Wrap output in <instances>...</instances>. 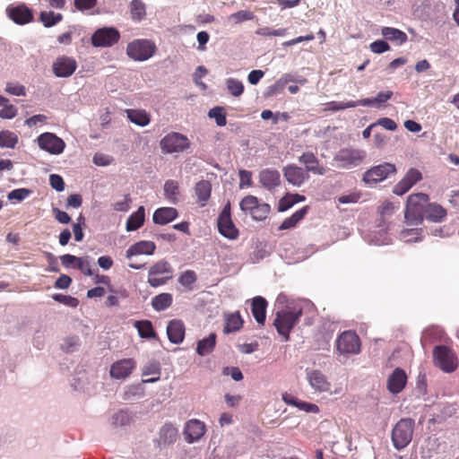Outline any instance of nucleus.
I'll use <instances>...</instances> for the list:
<instances>
[{"mask_svg":"<svg viewBox=\"0 0 459 459\" xmlns=\"http://www.w3.org/2000/svg\"><path fill=\"white\" fill-rule=\"evenodd\" d=\"M302 314L303 306L299 302L289 303L284 308L277 311L273 325L286 341L289 340L291 329L298 324Z\"/></svg>","mask_w":459,"mask_h":459,"instance_id":"nucleus-1","label":"nucleus"},{"mask_svg":"<svg viewBox=\"0 0 459 459\" xmlns=\"http://www.w3.org/2000/svg\"><path fill=\"white\" fill-rule=\"evenodd\" d=\"M429 197L427 194L417 193L408 196L404 219L409 225H420L424 220L425 209L429 204Z\"/></svg>","mask_w":459,"mask_h":459,"instance_id":"nucleus-2","label":"nucleus"},{"mask_svg":"<svg viewBox=\"0 0 459 459\" xmlns=\"http://www.w3.org/2000/svg\"><path fill=\"white\" fill-rule=\"evenodd\" d=\"M414 425V420L411 418H403L394 425L392 441L397 450L404 448L411 441Z\"/></svg>","mask_w":459,"mask_h":459,"instance_id":"nucleus-3","label":"nucleus"},{"mask_svg":"<svg viewBox=\"0 0 459 459\" xmlns=\"http://www.w3.org/2000/svg\"><path fill=\"white\" fill-rule=\"evenodd\" d=\"M157 48L153 41L146 39H134L127 44L126 54L134 61H145L151 58Z\"/></svg>","mask_w":459,"mask_h":459,"instance_id":"nucleus-4","label":"nucleus"},{"mask_svg":"<svg viewBox=\"0 0 459 459\" xmlns=\"http://www.w3.org/2000/svg\"><path fill=\"white\" fill-rule=\"evenodd\" d=\"M239 206L242 212L249 213L255 221L265 220L271 212L268 204L260 202L257 197L251 195L245 196Z\"/></svg>","mask_w":459,"mask_h":459,"instance_id":"nucleus-5","label":"nucleus"},{"mask_svg":"<svg viewBox=\"0 0 459 459\" xmlns=\"http://www.w3.org/2000/svg\"><path fill=\"white\" fill-rule=\"evenodd\" d=\"M190 145L187 136L177 132L169 133L160 142L161 152L165 154L183 152L189 149Z\"/></svg>","mask_w":459,"mask_h":459,"instance_id":"nucleus-6","label":"nucleus"},{"mask_svg":"<svg viewBox=\"0 0 459 459\" xmlns=\"http://www.w3.org/2000/svg\"><path fill=\"white\" fill-rule=\"evenodd\" d=\"M366 158V152L362 150L346 148L340 150L333 158L336 167L339 169H351L359 166Z\"/></svg>","mask_w":459,"mask_h":459,"instance_id":"nucleus-7","label":"nucleus"},{"mask_svg":"<svg viewBox=\"0 0 459 459\" xmlns=\"http://www.w3.org/2000/svg\"><path fill=\"white\" fill-rule=\"evenodd\" d=\"M435 365L445 372H453L457 368V358L455 352L447 346H436L433 350Z\"/></svg>","mask_w":459,"mask_h":459,"instance_id":"nucleus-8","label":"nucleus"},{"mask_svg":"<svg viewBox=\"0 0 459 459\" xmlns=\"http://www.w3.org/2000/svg\"><path fill=\"white\" fill-rule=\"evenodd\" d=\"M336 350L340 354H358L360 351V340L353 331H344L338 335L336 342Z\"/></svg>","mask_w":459,"mask_h":459,"instance_id":"nucleus-9","label":"nucleus"},{"mask_svg":"<svg viewBox=\"0 0 459 459\" xmlns=\"http://www.w3.org/2000/svg\"><path fill=\"white\" fill-rule=\"evenodd\" d=\"M173 276V269L167 261H159L149 269L148 283L152 287L165 284Z\"/></svg>","mask_w":459,"mask_h":459,"instance_id":"nucleus-10","label":"nucleus"},{"mask_svg":"<svg viewBox=\"0 0 459 459\" xmlns=\"http://www.w3.org/2000/svg\"><path fill=\"white\" fill-rule=\"evenodd\" d=\"M218 230L225 238L229 239H237L239 232L236 228L231 219L230 204H228L223 207L218 217Z\"/></svg>","mask_w":459,"mask_h":459,"instance_id":"nucleus-11","label":"nucleus"},{"mask_svg":"<svg viewBox=\"0 0 459 459\" xmlns=\"http://www.w3.org/2000/svg\"><path fill=\"white\" fill-rule=\"evenodd\" d=\"M120 39L119 31L113 27L98 29L91 36V44L96 48H109Z\"/></svg>","mask_w":459,"mask_h":459,"instance_id":"nucleus-12","label":"nucleus"},{"mask_svg":"<svg viewBox=\"0 0 459 459\" xmlns=\"http://www.w3.org/2000/svg\"><path fill=\"white\" fill-rule=\"evenodd\" d=\"M395 172L396 168L394 164L384 162L368 169L363 174L362 179L366 184H377L385 180L390 175L394 174Z\"/></svg>","mask_w":459,"mask_h":459,"instance_id":"nucleus-13","label":"nucleus"},{"mask_svg":"<svg viewBox=\"0 0 459 459\" xmlns=\"http://www.w3.org/2000/svg\"><path fill=\"white\" fill-rule=\"evenodd\" d=\"M37 143L41 150L55 155L62 153L65 148L64 140L53 133L41 134L38 136Z\"/></svg>","mask_w":459,"mask_h":459,"instance_id":"nucleus-14","label":"nucleus"},{"mask_svg":"<svg viewBox=\"0 0 459 459\" xmlns=\"http://www.w3.org/2000/svg\"><path fill=\"white\" fill-rule=\"evenodd\" d=\"M421 179V172L415 168H411L406 172L404 177L394 186L393 193L396 195H403Z\"/></svg>","mask_w":459,"mask_h":459,"instance_id":"nucleus-15","label":"nucleus"},{"mask_svg":"<svg viewBox=\"0 0 459 459\" xmlns=\"http://www.w3.org/2000/svg\"><path fill=\"white\" fill-rule=\"evenodd\" d=\"M77 68V63L73 57L66 56H58L52 65V70L56 77H69Z\"/></svg>","mask_w":459,"mask_h":459,"instance_id":"nucleus-16","label":"nucleus"},{"mask_svg":"<svg viewBox=\"0 0 459 459\" xmlns=\"http://www.w3.org/2000/svg\"><path fill=\"white\" fill-rule=\"evenodd\" d=\"M136 362L134 359H124L114 362L110 367V376L116 379H125L134 369Z\"/></svg>","mask_w":459,"mask_h":459,"instance_id":"nucleus-17","label":"nucleus"},{"mask_svg":"<svg viewBox=\"0 0 459 459\" xmlns=\"http://www.w3.org/2000/svg\"><path fill=\"white\" fill-rule=\"evenodd\" d=\"M283 176L290 184L295 186H300L309 178L308 173L304 169L294 164L283 168Z\"/></svg>","mask_w":459,"mask_h":459,"instance_id":"nucleus-18","label":"nucleus"},{"mask_svg":"<svg viewBox=\"0 0 459 459\" xmlns=\"http://www.w3.org/2000/svg\"><path fill=\"white\" fill-rule=\"evenodd\" d=\"M8 17L15 23L23 25L33 19L32 11L24 4L10 6L6 9Z\"/></svg>","mask_w":459,"mask_h":459,"instance_id":"nucleus-19","label":"nucleus"},{"mask_svg":"<svg viewBox=\"0 0 459 459\" xmlns=\"http://www.w3.org/2000/svg\"><path fill=\"white\" fill-rule=\"evenodd\" d=\"M407 383V375L401 368H396L387 379V389L396 394L403 390Z\"/></svg>","mask_w":459,"mask_h":459,"instance_id":"nucleus-20","label":"nucleus"},{"mask_svg":"<svg viewBox=\"0 0 459 459\" xmlns=\"http://www.w3.org/2000/svg\"><path fill=\"white\" fill-rule=\"evenodd\" d=\"M186 327L184 323L178 319H173L169 322L167 326V334L169 340L175 344H179L184 341Z\"/></svg>","mask_w":459,"mask_h":459,"instance_id":"nucleus-21","label":"nucleus"},{"mask_svg":"<svg viewBox=\"0 0 459 459\" xmlns=\"http://www.w3.org/2000/svg\"><path fill=\"white\" fill-rule=\"evenodd\" d=\"M299 161L305 165V170L307 173L312 172L316 175H324L326 171L325 169L319 164V160L316 156L311 152H304L299 158Z\"/></svg>","mask_w":459,"mask_h":459,"instance_id":"nucleus-22","label":"nucleus"},{"mask_svg":"<svg viewBox=\"0 0 459 459\" xmlns=\"http://www.w3.org/2000/svg\"><path fill=\"white\" fill-rule=\"evenodd\" d=\"M307 380L311 387L316 392L322 393L330 390V382L319 370L315 369L307 372Z\"/></svg>","mask_w":459,"mask_h":459,"instance_id":"nucleus-23","label":"nucleus"},{"mask_svg":"<svg viewBox=\"0 0 459 459\" xmlns=\"http://www.w3.org/2000/svg\"><path fill=\"white\" fill-rule=\"evenodd\" d=\"M259 182L264 188L268 190H273L280 186V172L273 169H263L259 173Z\"/></svg>","mask_w":459,"mask_h":459,"instance_id":"nucleus-24","label":"nucleus"},{"mask_svg":"<svg viewBox=\"0 0 459 459\" xmlns=\"http://www.w3.org/2000/svg\"><path fill=\"white\" fill-rule=\"evenodd\" d=\"M205 432L204 424L198 420H190L185 428L186 439L189 443L199 440Z\"/></svg>","mask_w":459,"mask_h":459,"instance_id":"nucleus-25","label":"nucleus"},{"mask_svg":"<svg viewBox=\"0 0 459 459\" xmlns=\"http://www.w3.org/2000/svg\"><path fill=\"white\" fill-rule=\"evenodd\" d=\"M267 301L262 296H256L251 301V313L255 321L264 325L266 318Z\"/></svg>","mask_w":459,"mask_h":459,"instance_id":"nucleus-26","label":"nucleus"},{"mask_svg":"<svg viewBox=\"0 0 459 459\" xmlns=\"http://www.w3.org/2000/svg\"><path fill=\"white\" fill-rule=\"evenodd\" d=\"M447 215L446 210L437 203H429L425 209L424 218L429 221L441 222Z\"/></svg>","mask_w":459,"mask_h":459,"instance_id":"nucleus-27","label":"nucleus"},{"mask_svg":"<svg viewBox=\"0 0 459 459\" xmlns=\"http://www.w3.org/2000/svg\"><path fill=\"white\" fill-rule=\"evenodd\" d=\"M178 217V211L173 207H161L153 213V222L160 225L167 224Z\"/></svg>","mask_w":459,"mask_h":459,"instance_id":"nucleus-28","label":"nucleus"},{"mask_svg":"<svg viewBox=\"0 0 459 459\" xmlns=\"http://www.w3.org/2000/svg\"><path fill=\"white\" fill-rule=\"evenodd\" d=\"M156 249V246L152 241H140L132 245L126 250V257L131 258L137 255H152Z\"/></svg>","mask_w":459,"mask_h":459,"instance_id":"nucleus-29","label":"nucleus"},{"mask_svg":"<svg viewBox=\"0 0 459 459\" xmlns=\"http://www.w3.org/2000/svg\"><path fill=\"white\" fill-rule=\"evenodd\" d=\"M225 325L223 333L229 334L239 331L243 326V319L239 312L227 313L224 315Z\"/></svg>","mask_w":459,"mask_h":459,"instance_id":"nucleus-30","label":"nucleus"},{"mask_svg":"<svg viewBox=\"0 0 459 459\" xmlns=\"http://www.w3.org/2000/svg\"><path fill=\"white\" fill-rule=\"evenodd\" d=\"M161 374L160 364L157 360H152L146 363L143 369L142 375L143 377H147L149 375H152V377L143 379V383H154L157 382Z\"/></svg>","mask_w":459,"mask_h":459,"instance_id":"nucleus-31","label":"nucleus"},{"mask_svg":"<svg viewBox=\"0 0 459 459\" xmlns=\"http://www.w3.org/2000/svg\"><path fill=\"white\" fill-rule=\"evenodd\" d=\"M195 192L197 197V203L204 207L210 199L212 185L207 180H201L196 183Z\"/></svg>","mask_w":459,"mask_h":459,"instance_id":"nucleus-32","label":"nucleus"},{"mask_svg":"<svg viewBox=\"0 0 459 459\" xmlns=\"http://www.w3.org/2000/svg\"><path fill=\"white\" fill-rule=\"evenodd\" d=\"M145 212L144 208L140 206L137 211L133 212L126 221V230L134 231L141 228L144 222Z\"/></svg>","mask_w":459,"mask_h":459,"instance_id":"nucleus-33","label":"nucleus"},{"mask_svg":"<svg viewBox=\"0 0 459 459\" xmlns=\"http://www.w3.org/2000/svg\"><path fill=\"white\" fill-rule=\"evenodd\" d=\"M216 345V334L212 333L208 337L204 338L197 342L196 352L200 356L210 354Z\"/></svg>","mask_w":459,"mask_h":459,"instance_id":"nucleus-34","label":"nucleus"},{"mask_svg":"<svg viewBox=\"0 0 459 459\" xmlns=\"http://www.w3.org/2000/svg\"><path fill=\"white\" fill-rule=\"evenodd\" d=\"M308 212V206H304L295 212L290 217L286 218L279 227L280 230H290L294 227L305 217Z\"/></svg>","mask_w":459,"mask_h":459,"instance_id":"nucleus-35","label":"nucleus"},{"mask_svg":"<svg viewBox=\"0 0 459 459\" xmlns=\"http://www.w3.org/2000/svg\"><path fill=\"white\" fill-rule=\"evenodd\" d=\"M134 326L136 328L138 334L141 338L154 339L157 337L152 324L150 320L135 321Z\"/></svg>","mask_w":459,"mask_h":459,"instance_id":"nucleus-36","label":"nucleus"},{"mask_svg":"<svg viewBox=\"0 0 459 459\" xmlns=\"http://www.w3.org/2000/svg\"><path fill=\"white\" fill-rule=\"evenodd\" d=\"M126 114H127V118L132 123H134L137 126H145L151 121L150 115L145 110L127 109Z\"/></svg>","mask_w":459,"mask_h":459,"instance_id":"nucleus-37","label":"nucleus"},{"mask_svg":"<svg viewBox=\"0 0 459 459\" xmlns=\"http://www.w3.org/2000/svg\"><path fill=\"white\" fill-rule=\"evenodd\" d=\"M132 20L140 22L146 16V6L142 0H132L129 4Z\"/></svg>","mask_w":459,"mask_h":459,"instance_id":"nucleus-38","label":"nucleus"},{"mask_svg":"<svg viewBox=\"0 0 459 459\" xmlns=\"http://www.w3.org/2000/svg\"><path fill=\"white\" fill-rule=\"evenodd\" d=\"M381 33L387 40L397 41L400 44L406 42L408 39L405 32L392 27H383Z\"/></svg>","mask_w":459,"mask_h":459,"instance_id":"nucleus-39","label":"nucleus"},{"mask_svg":"<svg viewBox=\"0 0 459 459\" xmlns=\"http://www.w3.org/2000/svg\"><path fill=\"white\" fill-rule=\"evenodd\" d=\"M173 298L170 293H160L152 299V306L156 311H162L169 307L172 304Z\"/></svg>","mask_w":459,"mask_h":459,"instance_id":"nucleus-40","label":"nucleus"},{"mask_svg":"<svg viewBox=\"0 0 459 459\" xmlns=\"http://www.w3.org/2000/svg\"><path fill=\"white\" fill-rule=\"evenodd\" d=\"M304 200H305L304 195H300L299 194H294V195L288 194L280 200L278 210L280 212L287 211L288 209L292 207L295 204L303 202Z\"/></svg>","mask_w":459,"mask_h":459,"instance_id":"nucleus-41","label":"nucleus"},{"mask_svg":"<svg viewBox=\"0 0 459 459\" xmlns=\"http://www.w3.org/2000/svg\"><path fill=\"white\" fill-rule=\"evenodd\" d=\"M19 138L17 134L9 130L0 132V147L13 149L18 143Z\"/></svg>","mask_w":459,"mask_h":459,"instance_id":"nucleus-42","label":"nucleus"},{"mask_svg":"<svg viewBox=\"0 0 459 459\" xmlns=\"http://www.w3.org/2000/svg\"><path fill=\"white\" fill-rule=\"evenodd\" d=\"M164 195L172 204H176L179 195L178 183L175 180H167L164 184Z\"/></svg>","mask_w":459,"mask_h":459,"instance_id":"nucleus-43","label":"nucleus"},{"mask_svg":"<svg viewBox=\"0 0 459 459\" xmlns=\"http://www.w3.org/2000/svg\"><path fill=\"white\" fill-rule=\"evenodd\" d=\"M393 96V91H381L378 92L376 98L374 99H363L359 100V106H369L372 104H382L386 102L388 100H390Z\"/></svg>","mask_w":459,"mask_h":459,"instance_id":"nucleus-44","label":"nucleus"},{"mask_svg":"<svg viewBox=\"0 0 459 459\" xmlns=\"http://www.w3.org/2000/svg\"><path fill=\"white\" fill-rule=\"evenodd\" d=\"M63 19V15L61 13H55L52 11L49 12H41L39 14V20L44 24L45 27H52L61 22Z\"/></svg>","mask_w":459,"mask_h":459,"instance_id":"nucleus-45","label":"nucleus"},{"mask_svg":"<svg viewBox=\"0 0 459 459\" xmlns=\"http://www.w3.org/2000/svg\"><path fill=\"white\" fill-rule=\"evenodd\" d=\"M177 436L178 429L172 424H165L160 429V439L164 443H173Z\"/></svg>","mask_w":459,"mask_h":459,"instance_id":"nucleus-46","label":"nucleus"},{"mask_svg":"<svg viewBox=\"0 0 459 459\" xmlns=\"http://www.w3.org/2000/svg\"><path fill=\"white\" fill-rule=\"evenodd\" d=\"M227 89L230 93L234 97H239L244 92V85L242 82L234 79L229 78L226 80Z\"/></svg>","mask_w":459,"mask_h":459,"instance_id":"nucleus-47","label":"nucleus"},{"mask_svg":"<svg viewBox=\"0 0 459 459\" xmlns=\"http://www.w3.org/2000/svg\"><path fill=\"white\" fill-rule=\"evenodd\" d=\"M325 105H326V108H325V110L338 111V110H342V109H346L349 108H355V107L359 106V102L353 101V100H351L348 102L330 101V102L326 103Z\"/></svg>","mask_w":459,"mask_h":459,"instance_id":"nucleus-48","label":"nucleus"},{"mask_svg":"<svg viewBox=\"0 0 459 459\" xmlns=\"http://www.w3.org/2000/svg\"><path fill=\"white\" fill-rule=\"evenodd\" d=\"M197 277L196 273L192 270H187L184 272L178 278V282L186 287L187 289L191 290L192 285L196 281Z\"/></svg>","mask_w":459,"mask_h":459,"instance_id":"nucleus-49","label":"nucleus"},{"mask_svg":"<svg viewBox=\"0 0 459 459\" xmlns=\"http://www.w3.org/2000/svg\"><path fill=\"white\" fill-rule=\"evenodd\" d=\"M208 116L215 119L216 124L219 126H224L227 123L226 116L223 113V108L221 107H215L210 109Z\"/></svg>","mask_w":459,"mask_h":459,"instance_id":"nucleus-50","label":"nucleus"},{"mask_svg":"<svg viewBox=\"0 0 459 459\" xmlns=\"http://www.w3.org/2000/svg\"><path fill=\"white\" fill-rule=\"evenodd\" d=\"M286 33H287V29H285V28H281V29L275 30V29H272L269 27H263V28H259L256 30V34L263 36V37H270V36L282 37V36L286 35Z\"/></svg>","mask_w":459,"mask_h":459,"instance_id":"nucleus-51","label":"nucleus"},{"mask_svg":"<svg viewBox=\"0 0 459 459\" xmlns=\"http://www.w3.org/2000/svg\"><path fill=\"white\" fill-rule=\"evenodd\" d=\"M80 346V338L78 336H68L62 343V349L65 352H73Z\"/></svg>","mask_w":459,"mask_h":459,"instance_id":"nucleus-52","label":"nucleus"},{"mask_svg":"<svg viewBox=\"0 0 459 459\" xmlns=\"http://www.w3.org/2000/svg\"><path fill=\"white\" fill-rule=\"evenodd\" d=\"M255 18V15L252 12L247 10H241L237 13H232L230 16V20H233L236 23H239L245 21H250Z\"/></svg>","mask_w":459,"mask_h":459,"instance_id":"nucleus-53","label":"nucleus"},{"mask_svg":"<svg viewBox=\"0 0 459 459\" xmlns=\"http://www.w3.org/2000/svg\"><path fill=\"white\" fill-rule=\"evenodd\" d=\"M56 301H58L62 304L69 306L71 307H76L79 304V301L76 298L72 296H67L64 294H54L52 297Z\"/></svg>","mask_w":459,"mask_h":459,"instance_id":"nucleus-54","label":"nucleus"},{"mask_svg":"<svg viewBox=\"0 0 459 459\" xmlns=\"http://www.w3.org/2000/svg\"><path fill=\"white\" fill-rule=\"evenodd\" d=\"M5 91L14 96H24L26 94L25 87L20 83L7 82Z\"/></svg>","mask_w":459,"mask_h":459,"instance_id":"nucleus-55","label":"nucleus"},{"mask_svg":"<svg viewBox=\"0 0 459 459\" xmlns=\"http://www.w3.org/2000/svg\"><path fill=\"white\" fill-rule=\"evenodd\" d=\"M420 232L421 229H406L401 231L400 236L406 241H419L420 239L419 237Z\"/></svg>","mask_w":459,"mask_h":459,"instance_id":"nucleus-56","label":"nucleus"},{"mask_svg":"<svg viewBox=\"0 0 459 459\" xmlns=\"http://www.w3.org/2000/svg\"><path fill=\"white\" fill-rule=\"evenodd\" d=\"M4 107L0 109V117L4 119H12L17 116V108L12 104H2Z\"/></svg>","mask_w":459,"mask_h":459,"instance_id":"nucleus-57","label":"nucleus"},{"mask_svg":"<svg viewBox=\"0 0 459 459\" xmlns=\"http://www.w3.org/2000/svg\"><path fill=\"white\" fill-rule=\"evenodd\" d=\"M30 194V190L26 188H18L11 191L8 194V199L13 200L15 199L17 201H22L27 198Z\"/></svg>","mask_w":459,"mask_h":459,"instance_id":"nucleus-58","label":"nucleus"},{"mask_svg":"<svg viewBox=\"0 0 459 459\" xmlns=\"http://www.w3.org/2000/svg\"><path fill=\"white\" fill-rule=\"evenodd\" d=\"M369 48L376 54H381L390 49L388 43L385 40H376L370 44Z\"/></svg>","mask_w":459,"mask_h":459,"instance_id":"nucleus-59","label":"nucleus"},{"mask_svg":"<svg viewBox=\"0 0 459 459\" xmlns=\"http://www.w3.org/2000/svg\"><path fill=\"white\" fill-rule=\"evenodd\" d=\"M130 418L126 411H119L113 416V424L125 426L129 423Z\"/></svg>","mask_w":459,"mask_h":459,"instance_id":"nucleus-60","label":"nucleus"},{"mask_svg":"<svg viewBox=\"0 0 459 459\" xmlns=\"http://www.w3.org/2000/svg\"><path fill=\"white\" fill-rule=\"evenodd\" d=\"M50 186L58 192H61L65 189V182L61 176L56 174H52L49 177Z\"/></svg>","mask_w":459,"mask_h":459,"instance_id":"nucleus-61","label":"nucleus"},{"mask_svg":"<svg viewBox=\"0 0 459 459\" xmlns=\"http://www.w3.org/2000/svg\"><path fill=\"white\" fill-rule=\"evenodd\" d=\"M394 204L392 202L385 201L379 207L378 212L383 219L390 216L394 211Z\"/></svg>","mask_w":459,"mask_h":459,"instance_id":"nucleus-62","label":"nucleus"},{"mask_svg":"<svg viewBox=\"0 0 459 459\" xmlns=\"http://www.w3.org/2000/svg\"><path fill=\"white\" fill-rule=\"evenodd\" d=\"M208 71L204 66H198L194 74L195 82L200 86L202 89H206L205 83H204L201 79L207 74Z\"/></svg>","mask_w":459,"mask_h":459,"instance_id":"nucleus-63","label":"nucleus"},{"mask_svg":"<svg viewBox=\"0 0 459 459\" xmlns=\"http://www.w3.org/2000/svg\"><path fill=\"white\" fill-rule=\"evenodd\" d=\"M76 267L84 274L87 276H91L93 274V272L91 271V264L88 260L79 257L78 263Z\"/></svg>","mask_w":459,"mask_h":459,"instance_id":"nucleus-64","label":"nucleus"}]
</instances>
